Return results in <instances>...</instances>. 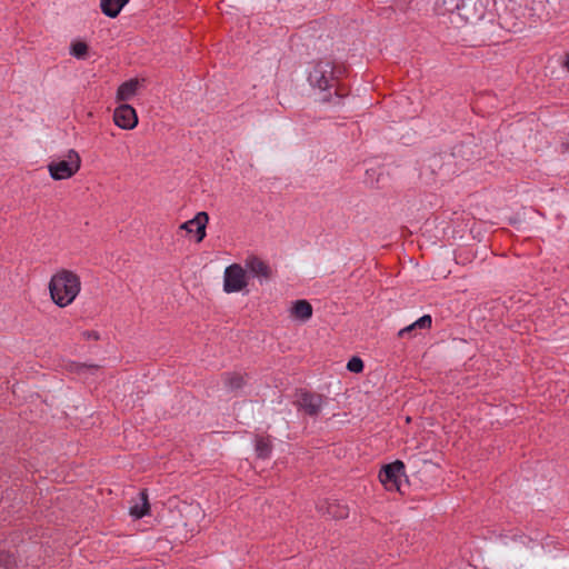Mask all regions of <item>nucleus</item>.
I'll return each instance as SVG.
<instances>
[{
    "label": "nucleus",
    "instance_id": "1",
    "mask_svg": "<svg viewBox=\"0 0 569 569\" xmlns=\"http://www.w3.org/2000/svg\"><path fill=\"white\" fill-rule=\"evenodd\" d=\"M81 288L79 273L67 268L57 269L48 283L50 299L59 308L71 306L80 295Z\"/></svg>",
    "mask_w": 569,
    "mask_h": 569
},
{
    "label": "nucleus",
    "instance_id": "2",
    "mask_svg": "<svg viewBox=\"0 0 569 569\" xmlns=\"http://www.w3.org/2000/svg\"><path fill=\"white\" fill-rule=\"evenodd\" d=\"M345 72V67L337 66L329 60H321L312 66L308 80L312 87L320 90H329L336 87Z\"/></svg>",
    "mask_w": 569,
    "mask_h": 569
},
{
    "label": "nucleus",
    "instance_id": "3",
    "mask_svg": "<svg viewBox=\"0 0 569 569\" xmlns=\"http://www.w3.org/2000/svg\"><path fill=\"white\" fill-rule=\"evenodd\" d=\"M81 157L78 151L70 149L62 157L51 160L47 168L53 180H67L72 178L81 168Z\"/></svg>",
    "mask_w": 569,
    "mask_h": 569
},
{
    "label": "nucleus",
    "instance_id": "4",
    "mask_svg": "<svg viewBox=\"0 0 569 569\" xmlns=\"http://www.w3.org/2000/svg\"><path fill=\"white\" fill-rule=\"evenodd\" d=\"M250 282V274L244 266L231 263L223 271V291L237 293L247 290Z\"/></svg>",
    "mask_w": 569,
    "mask_h": 569
},
{
    "label": "nucleus",
    "instance_id": "5",
    "mask_svg": "<svg viewBox=\"0 0 569 569\" xmlns=\"http://www.w3.org/2000/svg\"><path fill=\"white\" fill-rule=\"evenodd\" d=\"M405 477V463L400 460L385 465L379 471V480L388 491L400 490V486Z\"/></svg>",
    "mask_w": 569,
    "mask_h": 569
},
{
    "label": "nucleus",
    "instance_id": "6",
    "mask_svg": "<svg viewBox=\"0 0 569 569\" xmlns=\"http://www.w3.org/2000/svg\"><path fill=\"white\" fill-rule=\"evenodd\" d=\"M208 223L209 214L206 211H200L192 219L182 222L179 226V229L186 231L189 234H194L196 241L199 243L207 236L206 229Z\"/></svg>",
    "mask_w": 569,
    "mask_h": 569
},
{
    "label": "nucleus",
    "instance_id": "7",
    "mask_svg": "<svg viewBox=\"0 0 569 569\" xmlns=\"http://www.w3.org/2000/svg\"><path fill=\"white\" fill-rule=\"evenodd\" d=\"M113 122L123 130H132L138 126V114L128 103H119L113 111Z\"/></svg>",
    "mask_w": 569,
    "mask_h": 569
},
{
    "label": "nucleus",
    "instance_id": "8",
    "mask_svg": "<svg viewBox=\"0 0 569 569\" xmlns=\"http://www.w3.org/2000/svg\"><path fill=\"white\" fill-rule=\"evenodd\" d=\"M247 271L259 280H269L272 277L271 267L257 256H249L244 260Z\"/></svg>",
    "mask_w": 569,
    "mask_h": 569
},
{
    "label": "nucleus",
    "instance_id": "9",
    "mask_svg": "<svg viewBox=\"0 0 569 569\" xmlns=\"http://www.w3.org/2000/svg\"><path fill=\"white\" fill-rule=\"evenodd\" d=\"M318 510L332 519H346L349 516V507L338 500H323L319 502Z\"/></svg>",
    "mask_w": 569,
    "mask_h": 569
},
{
    "label": "nucleus",
    "instance_id": "10",
    "mask_svg": "<svg viewBox=\"0 0 569 569\" xmlns=\"http://www.w3.org/2000/svg\"><path fill=\"white\" fill-rule=\"evenodd\" d=\"M142 81L137 78L129 79L121 83L116 92V101L118 103H126L127 101L132 100L138 93Z\"/></svg>",
    "mask_w": 569,
    "mask_h": 569
},
{
    "label": "nucleus",
    "instance_id": "11",
    "mask_svg": "<svg viewBox=\"0 0 569 569\" xmlns=\"http://www.w3.org/2000/svg\"><path fill=\"white\" fill-rule=\"evenodd\" d=\"M299 407L309 416H317L323 405V398L320 395L305 392L300 396Z\"/></svg>",
    "mask_w": 569,
    "mask_h": 569
},
{
    "label": "nucleus",
    "instance_id": "12",
    "mask_svg": "<svg viewBox=\"0 0 569 569\" xmlns=\"http://www.w3.org/2000/svg\"><path fill=\"white\" fill-rule=\"evenodd\" d=\"M150 505L146 490L139 492L138 499L130 506L129 513L134 519H141L149 513Z\"/></svg>",
    "mask_w": 569,
    "mask_h": 569
},
{
    "label": "nucleus",
    "instance_id": "13",
    "mask_svg": "<svg viewBox=\"0 0 569 569\" xmlns=\"http://www.w3.org/2000/svg\"><path fill=\"white\" fill-rule=\"evenodd\" d=\"M290 316L296 320L306 322L312 317V306L307 300H297L290 308Z\"/></svg>",
    "mask_w": 569,
    "mask_h": 569
},
{
    "label": "nucleus",
    "instance_id": "14",
    "mask_svg": "<svg viewBox=\"0 0 569 569\" xmlns=\"http://www.w3.org/2000/svg\"><path fill=\"white\" fill-rule=\"evenodd\" d=\"M129 0H100L102 13L109 18H116Z\"/></svg>",
    "mask_w": 569,
    "mask_h": 569
},
{
    "label": "nucleus",
    "instance_id": "15",
    "mask_svg": "<svg viewBox=\"0 0 569 569\" xmlns=\"http://www.w3.org/2000/svg\"><path fill=\"white\" fill-rule=\"evenodd\" d=\"M431 323H432L431 317L429 315H425L421 318H419L417 321H415L413 323L402 328L398 332V336L400 338H405L406 336L411 335L417 329H429L431 327Z\"/></svg>",
    "mask_w": 569,
    "mask_h": 569
},
{
    "label": "nucleus",
    "instance_id": "16",
    "mask_svg": "<svg viewBox=\"0 0 569 569\" xmlns=\"http://www.w3.org/2000/svg\"><path fill=\"white\" fill-rule=\"evenodd\" d=\"M223 382L229 390L236 391L244 386L246 377L237 372L227 373L223 378Z\"/></svg>",
    "mask_w": 569,
    "mask_h": 569
},
{
    "label": "nucleus",
    "instance_id": "17",
    "mask_svg": "<svg viewBox=\"0 0 569 569\" xmlns=\"http://www.w3.org/2000/svg\"><path fill=\"white\" fill-rule=\"evenodd\" d=\"M272 451V445L269 438L257 437L256 438V452L259 458H268Z\"/></svg>",
    "mask_w": 569,
    "mask_h": 569
},
{
    "label": "nucleus",
    "instance_id": "18",
    "mask_svg": "<svg viewBox=\"0 0 569 569\" xmlns=\"http://www.w3.org/2000/svg\"><path fill=\"white\" fill-rule=\"evenodd\" d=\"M89 47L84 41H73L70 46V53L77 59H84L88 54Z\"/></svg>",
    "mask_w": 569,
    "mask_h": 569
},
{
    "label": "nucleus",
    "instance_id": "19",
    "mask_svg": "<svg viewBox=\"0 0 569 569\" xmlns=\"http://www.w3.org/2000/svg\"><path fill=\"white\" fill-rule=\"evenodd\" d=\"M347 369L351 372L359 373L363 370V361L358 357H353L348 361Z\"/></svg>",
    "mask_w": 569,
    "mask_h": 569
},
{
    "label": "nucleus",
    "instance_id": "20",
    "mask_svg": "<svg viewBox=\"0 0 569 569\" xmlns=\"http://www.w3.org/2000/svg\"><path fill=\"white\" fill-rule=\"evenodd\" d=\"M82 337L83 339L86 340H93V341H97L100 339V335L98 331H94V330H87V331H83L82 332Z\"/></svg>",
    "mask_w": 569,
    "mask_h": 569
},
{
    "label": "nucleus",
    "instance_id": "21",
    "mask_svg": "<svg viewBox=\"0 0 569 569\" xmlns=\"http://www.w3.org/2000/svg\"><path fill=\"white\" fill-rule=\"evenodd\" d=\"M563 67L568 70L569 72V52L566 54L565 57V61H563Z\"/></svg>",
    "mask_w": 569,
    "mask_h": 569
}]
</instances>
